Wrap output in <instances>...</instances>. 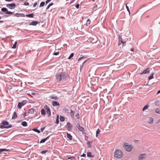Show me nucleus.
I'll return each instance as SVG.
<instances>
[{
  "instance_id": "obj_1",
  "label": "nucleus",
  "mask_w": 160,
  "mask_h": 160,
  "mask_svg": "<svg viewBox=\"0 0 160 160\" xmlns=\"http://www.w3.org/2000/svg\"><path fill=\"white\" fill-rule=\"evenodd\" d=\"M56 78L57 82H60L65 80L67 78V75L64 73L60 72L57 74Z\"/></svg>"
},
{
  "instance_id": "obj_2",
  "label": "nucleus",
  "mask_w": 160,
  "mask_h": 160,
  "mask_svg": "<svg viewBox=\"0 0 160 160\" xmlns=\"http://www.w3.org/2000/svg\"><path fill=\"white\" fill-rule=\"evenodd\" d=\"M123 156L122 151L120 149H117L114 152V156L117 158H121Z\"/></svg>"
},
{
  "instance_id": "obj_3",
  "label": "nucleus",
  "mask_w": 160,
  "mask_h": 160,
  "mask_svg": "<svg viewBox=\"0 0 160 160\" xmlns=\"http://www.w3.org/2000/svg\"><path fill=\"white\" fill-rule=\"evenodd\" d=\"M124 149L128 152H131L133 148V147L128 142H125L123 144Z\"/></svg>"
},
{
  "instance_id": "obj_4",
  "label": "nucleus",
  "mask_w": 160,
  "mask_h": 160,
  "mask_svg": "<svg viewBox=\"0 0 160 160\" xmlns=\"http://www.w3.org/2000/svg\"><path fill=\"white\" fill-rule=\"evenodd\" d=\"M12 125L10 124H9L8 122L6 121H3L2 122V124L0 126V128L1 129L4 128H11Z\"/></svg>"
},
{
  "instance_id": "obj_5",
  "label": "nucleus",
  "mask_w": 160,
  "mask_h": 160,
  "mask_svg": "<svg viewBox=\"0 0 160 160\" xmlns=\"http://www.w3.org/2000/svg\"><path fill=\"white\" fill-rule=\"evenodd\" d=\"M1 11L3 12H5L6 14H13L14 13L13 12L8 11L6 8H2Z\"/></svg>"
},
{
  "instance_id": "obj_6",
  "label": "nucleus",
  "mask_w": 160,
  "mask_h": 160,
  "mask_svg": "<svg viewBox=\"0 0 160 160\" xmlns=\"http://www.w3.org/2000/svg\"><path fill=\"white\" fill-rule=\"evenodd\" d=\"M6 6L9 8L12 9H14L16 7V4L14 3L8 4L6 5Z\"/></svg>"
},
{
  "instance_id": "obj_7",
  "label": "nucleus",
  "mask_w": 160,
  "mask_h": 160,
  "mask_svg": "<svg viewBox=\"0 0 160 160\" xmlns=\"http://www.w3.org/2000/svg\"><path fill=\"white\" fill-rule=\"evenodd\" d=\"M147 157V155L145 153L141 154L139 155L138 157V160H142Z\"/></svg>"
},
{
  "instance_id": "obj_8",
  "label": "nucleus",
  "mask_w": 160,
  "mask_h": 160,
  "mask_svg": "<svg viewBox=\"0 0 160 160\" xmlns=\"http://www.w3.org/2000/svg\"><path fill=\"white\" fill-rule=\"evenodd\" d=\"M26 103L25 101H23L21 102H19L18 107L19 109H21L22 106L25 105Z\"/></svg>"
},
{
  "instance_id": "obj_9",
  "label": "nucleus",
  "mask_w": 160,
  "mask_h": 160,
  "mask_svg": "<svg viewBox=\"0 0 160 160\" xmlns=\"http://www.w3.org/2000/svg\"><path fill=\"white\" fill-rule=\"evenodd\" d=\"M119 41L118 45H120V42L123 44L125 43L126 42V40L123 39L121 36H119Z\"/></svg>"
},
{
  "instance_id": "obj_10",
  "label": "nucleus",
  "mask_w": 160,
  "mask_h": 160,
  "mask_svg": "<svg viewBox=\"0 0 160 160\" xmlns=\"http://www.w3.org/2000/svg\"><path fill=\"white\" fill-rule=\"evenodd\" d=\"M44 108L47 110V112L48 114V116L50 117L51 115V110L50 108L47 105L44 106Z\"/></svg>"
},
{
  "instance_id": "obj_11",
  "label": "nucleus",
  "mask_w": 160,
  "mask_h": 160,
  "mask_svg": "<svg viewBox=\"0 0 160 160\" xmlns=\"http://www.w3.org/2000/svg\"><path fill=\"white\" fill-rule=\"evenodd\" d=\"M77 127L79 131L82 132H84V128L83 127L80 126L79 123H77Z\"/></svg>"
},
{
  "instance_id": "obj_12",
  "label": "nucleus",
  "mask_w": 160,
  "mask_h": 160,
  "mask_svg": "<svg viewBox=\"0 0 160 160\" xmlns=\"http://www.w3.org/2000/svg\"><path fill=\"white\" fill-rule=\"evenodd\" d=\"M67 128L68 130H70L72 128V126L70 123L68 122L67 124Z\"/></svg>"
},
{
  "instance_id": "obj_13",
  "label": "nucleus",
  "mask_w": 160,
  "mask_h": 160,
  "mask_svg": "<svg viewBox=\"0 0 160 160\" xmlns=\"http://www.w3.org/2000/svg\"><path fill=\"white\" fill-rule=\"evenodd\" d=\"M52 105L54 107L59 106L60 104L59 103L56 101H52Z\"/></svg>"
},
{
  "instance_id": "obj_14",
  "label": "nucleus",
  "mask_w": 160,
  "mask_h": 160,
  "mask_svg": "<svg viewBox=\"0 0 160 160\" xmlns=\"http://www.w3.org/2000/svg\"><path fill=\"white\" fill-rule=\"evenodd\" d=\"M149 68H147L146 69L144 70L141 73V74H148L150 72V71L149 70Z\"/></svg>"
},
{
  "instance_id": "obj_15",
  "label": "nucleus",
  "mask_w": 160,
  "mask_h": 160,
  "mask_svg": "<svg viewBox=\"0 0 160 160\" xmlns=\"http://www.w3.org/2000/svg\"><path fill=\"white\" fill-rule=\"evenodd\" d=\"M153 121V119L152 117H150L149 118L148 120V122L150 124H151L152 123Z\"/></svg>"
},
{
  "instance_id": "obj_16",
  "label": "nucleus",
  "mask_w": 160,
  "mask_h": 160,
  "mask_svg": "<svg viewBox=\"0 0 160 160\" xmlns=\"http://www.w3.org/2000/svg\"><path fill=\"white\" fill-rule=\"evenodd\" d=\"M17 117V115L16 112H14L12 117V119H16Z\"/></svg>"
},
{
  "instance_id": "obj_17",
  "label": "nucleus",
  "mask_w": 160,
  "mask_h": 160,
  "mask_svg": "<svg viewBox=\"0 0 160 160\" xmlns=\"http://www.w3.org/2000/svg\"><path fill=\"white\" fill-rule=\"evenodd\" d=\"M67 138L69 139L70 140H72V136L70 134H69L68 133H67Z\"/></svg>"
},
{
  "instance_id": "obj_18",
  "label": "nucleus",
  "mask_w": 160,
  "mask_h": 160,
  "mask_svg": "<svg viewBox=\"0 0 160 160\" xmlns=\"http://www.w3.org/2000/svg\"><path fill=\"white\" fill-rule=\"evenodd\" d=\"M10 149H0V154L2 152L4 151H10Z\"/></svg>"
},
{
  "instance_id": "obj_19",
  "label": "nucleus",
  "mask_w": 160,
  "mask_h": 160,
  "mask_svg": "<svg viewBox=\"0 0 160 160\" xmlns=\"http://www.w3.org/2000/svg\"><path fill=\"white\" fill-rule=\"evenodd\" d=\"M87 154L88 157L92 158L94 157V155H92V152H88Z\"/></svg>"
},
{
  "instance_id": "obj_20",
  "label": "nucleus",
  "mask_w": 160,
  "mask_h": 160,
  "mask_svg": "<svg viewBox=\"0 0 160 160\" xmlns=\"http://www.w3.org/2000/svg\"><path fill=\"white\" fill-rule=\"evenodd\" d=\"M49 137V136H48L46 138L42 139L41 140V141L40 142V143H43L45 141L47 140L48 138Z\"/></svg>"
},
{
  "instance_id": "obj_21",
  "label": "nucleus",
  "mask_w": 160,
  "mask_h": 160,
  "mask_svg": "<svg viewBox=\"0 0 160 160\" xmlns=\"http://www.w3.org/2000/svg\"><path fill=\"white\" fill-rule=\"evenodd\" d=\"M38 22L37 21H34L31 22L30 23V25L33 26H36Z\"/></svg>"
},
{
  "instance_id": "obj_22",
  "label": "nucleus",
  "mask_w": 160,
  "mask_h": 160,
  "mask_svg": "<svg viewBox=\"0 0 160 160\" xmlns=\"http://www.w3.org/2000/svg\"><path fill=\"white\" fill-rule=\"evenodd\" d=\"M34 112V109L33 108L30 109L28 111V113H33Z\"/></svg>"
},
{
  "instance_id": "obj_23",
  "label": "nucleus",
  "mask_w": 160,
  "mask_h": 160,
  "mask_svg": "<svg viewBox=\"0 0 160 160\" xmlns=\"http://www.w3.org/2000/svg\"><path fill=\"white\" fill-rule=\"evenodd\" d=\"M63 111L65 113H69V109L66 108H64L63 109Z\"/></svg>"
},
{
  "instance_id": "obj_24",
  "label": "nucleus",
  "mask_w": 160,
  "mask_h": 160,
  "mask_svg": "<svg viewBox=\"0 0 160 160\" xmlns=\"http://www.w3.org/2000/svg\"><path fill=\"white\" fill-rule=\"evenodd\" d=\"M21 124L23 126H27V123L25 121H23L21 123Z\"/></svg>"
},
{
  "instance_id": "obj_25",
  "label": "nucleus",
  "mask_w": 160,
  "mask_h": 160,
  "mask_svg": "<svg viewBox=\"0 0 160 160\" xmlns=\"http://www.w3.org/2000/svg\"><path fill=\"white\" fill-rule=\"evenodd\" d=\"M70 111V115L72 117H73L74 116V112L72 109Z\"/></svg>"
},
{
  "instance_id": "obj_26",
  "label": "nucleus",
  "mask_w": 160,
  "mask_h": 160,
  "mask_svg": "<svg viewBox=\"0 0 160 160\" xmlns=\"http://www.w3.org/2000/svg\"><path fill=\"white\" fill-rule=\"evenodd\" d=\"M34 15L33 13H31L29 14H27L26 15V16L27 17H30V18H33V17Z\"/></svg>"
},
{
  "instance_id": "obj_27",
  "label": "nucleus",
  "mask_w": 160,
  "mask_h": 160,
  "mask_svg": "<svg viewBox=\"0 0 160 160\" xmlns=\"http://www.w3.org/2000/svg\"><path fill=\"white\" fill-rule=\"evenodd\" d=\"M41 113L42 115H45V111L44 109H42L41 111Z\"/></svg>"
},
{
  "instance_id": "obj_28",
  "label": "nucleus",
  "mask_w": 160,
  "mask_h": 160,
  "mask_svg": "<svg viewBox=\"0 0 160 160\" xmlns=\"http://www.w3.org/2000/svg\"><path fill=\"white\" fill-rule=\"evenodd\" d=\"M154 74V73H152V74L151 75L148 77V79L149 80H150V79H152L154 78V77H153Z\"/></svg>"
},
{
  "instance_id": "obj_29",
  "label": "nucleus",
  "mask_w": 160,
  "mask_h": 160,
  "mask_svg": "<svg viewBox=\"0 0 160 160\" xmlns=\"http://www.w3.org/2000/svg\"><path fill=\"white\" fill-rule=\"evenodd\" d=\"M60 121L62 122L64 121L65 118L64 117L60 116Z\"/></svg>"
},
{
  "instance_id": "obj_30",
  "label": "nucleus",
  "mask_w": 160,
  "mask_h": 160,
  "mask_svg": "<svg viewBox=\"0 0 160 160\" xmlns=\"http://www.w3.org/2000/svg\"><path fill=\"white\" fill-rule=\"evenodd\" d=\"M148 107V105L145 106L142 109V111H144V110H146Z\"/></svg>"
},
{
  "instance_id": "obj_31",
  "label": "nucleus",
  "mask_w": 160,
  "mask_h": 160,
  "mask_svg": "<svg viewBox=\"0 0 160 160\" xmlns=\"http://www.w3.org/2000/svg\"><path fill=\"white\" fill-rule=\"evenodd\" d=\"M90 22H91V21L90 20V19H88L87 21V22H86V25L88 26V25H89L90 23Z\"/></svg>"
},
{
  "instance_id": "obj_32",
  "label": "nucleus",
  "mask_w": 160,
  "mask_h": 160,
  "mask_svg": "<svg viewBox=\"0 0 160 160\" xmlns=\"http://www.w3.org/2000/svg\"><path fill=\"white\" fill-rule=\"evenodd\" d=\"M100 132V129H98L96 131V137H97L98 134Z\"/></svg>"
},
{
  "instance_id": "obj_33",
  "label": "nucleus",
  "mask_w": 160,
  "mask_h": 160,
  "mask_svg": "<svg viewBox=\"0 0 160 160\" xmlns=\"http://www.w3.org/2000/svg\"><path fill=\"white\" fill-rule=\"evenodd\" d=\"M50 98L51 99H56L58 98L56 96H51L50 97Z\"/></svg>"
},
{
  "instance_id": "obj_34",
  "label": "nucleus",
  "mask_w": 160,
  "mask_h": 160,
  "mask_svg": "<svg viewBox=\"0 0 160 160\" xmlns=\"http://www.w3.org/2000/svg\"><path fill=\"white\" fill-rule=\"evenodd\" d=\"M17 44V41H16L15 42V43L13 45V46L12 47V48H15L16 47Z\"/></svg>"
},
{
  "instance_id": "obj_35",
  "label": "nucleus",
  "mask_w": 160,
  "mask_h": 160,
  "mask_svg": "<svg viewBox=\"0 0 160 160\" xmlns=\"http://www.w3.org/2000/svg\"><path fill=\"white\" fill-rule=\"evenodd\" d=\"M156 112L157 113L160 114V108H157L156 110Z\"/></svg>"
},
{
  "instance_id": "obj_36",
  "label": "nucleus",
  "mask_w": 160,
  "mask_h": 160,
  "mask_svg": "<svg viewBox=\"0 0 160 160\" xmlns=\"http://www.w3.org/2000/svg\"><path fill=\"white\" fill-rule=\"evenodd\" d=\"M45 4V2H42L40 4V5L39 6V7H42L43 6H44Z\"/></svg>"
},
{
  "instance_id": "obj_37",
  "label": "nucleus",
  "mask_w": 160,
  "mask_h": 160,
  "mask_svg": "<svg viewBox=\"0 0 160 160\" xmlns=\"http://www.w3.org/2000/svg\"><path fill=\"white\" fill-rule=\"evenodd\" d=\"M74 54L73 53H72L71 54L70 56L68 58V59H70L73 56Z\"/></svg>"
},
{
  "instance_id": "obj_38",
  "label": "nucleus",
  "mask_w": 160,
  "mask_h": 160,
  "mask_svg": "<svg viewBox=\"0 0 160 160\" xmlns=\"http://www.w3.org/2000/svg\"><path fill=\"white\" fill-rule=\"evenodd\" d=\"M155 105L157 106H160V102H159V101H157L155 102Z\"/></svg>"
},
{
  "instance_id": "obj_39",
  "label": "nucleus",
  "mask_w": 160,
  "mask_h": 160,
  "mask_svg": "<svg viewBox=\"0 0 160 160\" xmlns=\"http://www.w3.org/2000/svg\"><path fill=\"white\" fill-rule=\"evenodd\" d=\"M58 118H59V116H58V115L57 116V119H56V123H57V124H58V123H59Z\"/></svg>"
},
{
  "instance_id": "obj_40",
  "label": "nucleus",
  "mask_w": 160,
  "mask_h": 160,
  "mask_svg": "<svg viewBox=\"0 0 160 160\" xmlns=\"http://www.w3.org/2000/svg\"><path fill=\"white\" fill-rule=\"evenodd\" d=\"M33 131H35L38 133H39L40 132V131L39 130H38L37 129H36V128L33 129Z\"/></svg>"
},
{
  "instance_id": "obj_41",
  "label": "nucleus",
  "mask_w": 160,
  "mask_h": 160,
  "mask_svg": "<svg viewBox=\"0 0 160 160\" xmlns=\"http://www.w3.org/2000/svg\"><path fill=\"white\" fill-rule=\"evenodd\" d=\"M126 6L127 9L128 11V12L129 13H130V11L129 9V7L127 5V4H126Z\"/></svg>"
},
{
  "instance_id": "obj_42",
  "label": "nucleus",
  "mask_w": 160,
  "mask_h": 160,
  "mask_svg": "<svg viewBox=\"0 0 160 160\" xmlns=\"http://www.w3.org/2000/svg\"><path fill=\"white\" fill-rule=\"evenodd\" d=\"M88 147H89V148H90L91 146V142H89V141H88Z\"/></svg>"
},
{
  "instance_id": "obj_43",
  "label": "nucleus",
  "mask_w": 160,
  "mask_h": 160,
  "mask_svg": "<svg viewBox=\"0 0 160 160\" xmlns=\"http://www.w3.org/2000/svg\"><path fill=\"white\" fill-rule=\"evenodd\" d=\"M16 16L17 17H19V16H21L22 14L18 13H17L15 14Z\"/></svg>"
},
{
  "instance_id": "obj_44",
  "label": "nucleus",
  "mask_w": 160,
  "mask_h": 160,
  "mask_svg": "<svg viewBox=\"0 0 160 160\" xmlns=\"http://www.w3.org/2000/svg\"><path fill=\"white\" fill-rule=\"evenodd\" d=\"M59 52H56L53 53V55H57L59 54Z\"/></svg>"
},
{
  "instance_id": "obj_45",
  "label": "nucleus",
  "mask_w": 160,
  "mask_h": 160,
  "mask_svg": "<svg viewBox=\"0 0 160 160\" xmlns=\"http://www.w3.org/2000/svg\"><path fill=\"white\" fill-rule=\"evenodd\" d=\"M29 3L28 2H25L24 5L25 6H28L29 5Z\"/></svg>"
},
{
  "instance_id": "obj_46",
  "label": "nucleus",
  "mask_w": 160,
  "mask_h": 160,
  "mask_svg": "<svg viewBox=\"0 0 160 160\" xmlns=\"http://www.w3.org/2000/svg\"><path fill=\"white\" fill-rule=\"evenodd\" d=\"M76 116L77 117L78 119H79V115L78 113H77L76 115Z\"/></svg>"
},
{
  "instance_id": "obj_47",
  "label": "nucleus",
  "mask_w": 160,
  "mask_h": 160,
  "mask_svg": "<svg viewBox=\"0 0 160 160\" xmlns=\"http://www.w3.org/2000/svg\"><path fill=\"white\" fill-rule=\"evenodd\" d=\"M79 4H77L76 5V7L77 8H79Z\"/></svg>"
},
{
  "instance_id": "obj_48",
  "label": "nucleus",
  "mask_w": 160,
  "mask_h": 160,
  "mask_svg": "<svg viewBox=\"0 0 160 160\" xmlns=\"http://www.w3.org/2000/svg\"><path fill=\"white\" fill-rule=\"evenodd\" d=\"M47 152V150L43 151H42L41 152L42 154H44V153H45Z\"/></svg>"
},
{
  "instance_id": "obj_49",
  "label": "nucleus",
  "mask_w": 160,
  "mask_h": 160,
  "mask_svg": "<svg viewBox=\"0 0 160 160\" xmlns=\"http://www.w3.org/2000/svg\"><path fill=\"white\" fill-rule=\"evenodd\" d=\"M126 4H127V5L129 7H130V8H132V6H130V4L129 3H128Z\"/></svg>"
},
{
  "instance_id": "obj_50",
  "label": "nucleus",
  "mask_w": 160,
  "mask_h": 160,
  "mask_svg": "<svg viewBox=\"0 0 160 160\" xmlns=\"http://www.w3.org/2000/svg\"><path fill=\"white\" fill-rule=\"evenodd\" d=\"M50 1V0H47L46 1V4H47Z\"/></svg>"
},
{
  "instance_id": "obj_51",
  "label": "nucleus",
  "mask_w": 160,
  "mask_h": 160,
  "mask_svg": "<svg viewBox=\"0 0 160 160\" xmlns=\"http://www.w3.org/2000/svg\"><path fill=\"white\" fill-rule=\"evenodd\" d=\"M37 2L35 3L33 5V7H36V5H37Z\"/></svg>"
},
{
  "instance_id": "obj_52",
  "label": "nucleus",
  "mask_w": 160,
  "mask_h": 160,
  "mask_svg": "<svg viewBox=\"0 0 160 160\" xmlns=\"http://www.w3.org/2000/svg\"><path fill=\"white\" fill-rule=\"evenodd\" d=\"M87 60H86V61H84L82 63V66H83L84 64H85V63L86 62Z\"/></svg>"
},
{
  "instance_id": "obj_53",
  "label": "nucleus",
  "mask_w": 160,
  "mask_h": 160,
  "mask_svg": "<svg viewBox=\"0 0 160 160\" xmlns=\"http://www.w3.org/2000/svg\"><path fill=\"white\" fill-rule=\"evenodd\" d=\"M160 122V119H158L157 122L156 123H159Z\"/></svg>"
},
{
  "instance_id": "obj_54",
  "label": "nucleus",
  "mask_w": 160,
  "mask_h": 160,
  "mask_svg": "<svg viewBox=\"0 0 160 160\" xmlns=\"http://www.w3.org/2000/svg\"><path fill=\"white\" fill-rule=\"evenodd\" d=\"M53 5V3H50L49 5V6H51L52 5Z\"/></svg>"
},
{
  "instance_id": "obj_55",
  "label": "nucleus",
  "mask_w": 160,
  "mask_h": 160,
  "mask_svg": "<svg viewBox=\"0 0 160 160\" xmlns=\"http://www.w3.org/2000/svg\"><path fill=\"white\" fill-rule=\"evenodd\" d=\"M83 57H80V58H79L78 59V61H80V60H81V59H82V58H83Z\"/></svg>"
},
{
  "instance_id": "obj_56",
  "label": "nucleus",
  "mask_w": 160,
  "mask_h": 160,
  "mask_svg": "<svg viewBox=\"0 0 160 160\" xmlns=\"http://www.w3.org/2000/svg\"><path fill=\"white\" fill-rule=\"evenodd\" d=\"M86 156V154L83 153L82 155L81 156V157H84Z\"/></svg>"
},
{
  "instance_id": "obj_57",
  "label": "nucleus",
  "mask_w": 160,
  "mask_h": 160,
  "mask_svg": "<svg viewBox=\"0 0 160 160\" xmlns=\"http://www.w3.org/2000/svg\"><path fill=\"white\" fill-rule=\"evenodd\" d=\"M44 128H41V131L42 132H43L44 129Z\"/></svg>"
},
{
  "instance_id": "obj_58",
  "label": "nucleus",
  "mask_w": 160,
  "mask_h": 160,
  "mask_svg": "<svg viewBox=\"0 0 160 160\" xmlns=\"http://www.w3.org/2000/svg\"><path fill=\"white\" fill-rule=\"evenodd\" d=\"M13 0H6L7 2H10L12 1Z\"/></svg>"
},
{
  "instance_id": "obj_59",
  "label": "nucleus",
  "mask_w": 160,
  "mask_h": 160,
  "mask_svg": "<svg viewBox=\"0 0 160 160\" xmlns=\"http://www.w3.org/2000/svg\"><path fill=\"white\" fill-rule=\"evenodd\" d=\"M50 6H49V5H48V6L47 7V8H46V9H48L49 8H50Z\"/></svg>"
},
{
  "instance_id": "obj_60",
  "label": "nucleus",
  "mask_w": 160,
  "mask_h": 160,
  "mask_svg": "<svg viewBox=\"0 0 160 160\" xmlns=\"http://www.w3.org/2000/svg\"><path fill=\"white\" fill-rule=\"evenodd\" d=\"M32 94V95H35V93H34V92H32L31 93Z\"/></svg>"
},
{
  "instance_id": "obj_61",
  "label": "nucleus",
  "mask_w": 160,
  "mask_h": 160,
  "mask_svg": "<svg viewBox=\"0 0 160 160\" xmlns=\"http://www.w3.org/2000/svg\"><path fill=\"white\" fill-rule=\"evenodd\" d=\"M75 1V0H72L71 2V3H72L73 2Z\"/></svg>"
},
{
  "instance_id": "obj_62",
  "label": "nucleus",
  "mask_w": 160,
  "mask_h": 160,
  "mask_svg": "<svg viewBox=\"0 0 160 160\" xmlns=\"http://www.w3.org/2000/svg\"><path fill=\"white\" fill-rule=\"evenodd\" d=\"M83 67L82 65L80 66V70Z\"/></svg>"
},
{
  "instance_id": "obj_63",
  "label": "nucleus",
  "mask_w": 160,
  "mask_h": 160,
  "mask_svg": "<svg viewBox=\"0 0 160 160\" xmlns=\"http://www.w3.org/2000/svg\"><path fill=\"white\" fill-rule=\"evenodd\" d=\"M159 93H160V90L157 92V94H158Z\"/></svg>"
},
{
  "instance_id": "obj_64",
  "label": "nucleus",
  "mask_w": 160,
  "mask_h": 160,
  "mask_svg": "<svg viewBox=\"0 0 160 160\" xmlns=\"http://www.w3.org/2000/svg\"><path fill=\"white\" fill-rule=\"evenodd\" d=\"M28 95H29V96H30V97H32V96L30 94H28Z\"/></svg>"
}]
</instances>
